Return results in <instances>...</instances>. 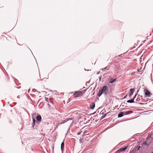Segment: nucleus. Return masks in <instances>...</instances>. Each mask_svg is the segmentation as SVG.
Instances as JSON below:
<instances>
[{
    "label": "nucleus",
    "mask_w": 153,
    "mask_h": 153,
    "mask_svg": "<svg viewBox=\"0 0 153 153\" xmlns=\"http://www.w3.org/2000/svg\"><path fill=\"white\" fill-rule=\"evenodd\" d=\"M87 89H84L83 90L76 92L74 94V95L75 97H78L82 96L86 91Z\"/></svg>",
    "instance_id": "obj_1"
},
{
    "label": "nucleus",
    "mask_w": 153,
    "mask_h": 153,
    "mask_svg": "<svg viewBox=\"0 0 153 153\" xmlns=\"http://www.w3.org/2000/svg\"><path fill=\"white\" fill-rule=\"evenodd\" d=\"M130 113V111L121 112L118 114V117H121L125 115L128 114Z\"/></svg>",
    "instance_id": "obj_2"
},
{
    "label": "nucleus",
    "mask_w": 153,
    "mask_h": 153,
    "mask_svg": "<svg viewBox=\"0 0 153 153\" xmlns=\"http://www.w3.org/2000/svg\"><path fill=\"white\" fill-rule=\"evenodd\" d=\"M108 89V87L107 86H104L102 88L100 89L104 94L106 95L107 93V90Z\"/></svg>",
    "instance_id": "obj_3"
},
{
    "label": "nucleus",
    "mask_w": 153,
    "mask_h": 153,
    "mask_svg": "<svg viewBox=\"0 0 153 153\" xmlns=\"http://www.w3.org/2000/svg\"><path fill=\"white\" fill-rule=\"evenodd\" d=\"M144 91L146 97H150L151 95H152L151 92L148 89H145L144 90Z\"/></svg>",
    "instance_id": "obj_4"
},
{
    "label": "nucleus",
    "mask_w": 153,
    "mask_h": 153,
    "mask_svg": "<svg viewBox=\"0 0 153 153\" xmlns=\"http://www.w3.org/2000/svg\"><path fill=\"white\" fill-rule=\"evenodd\" d=\"M36 123L37 124L39 123V122L41 121L42 119L41 116L40 115H37L36 117Z\"/></svg>",
    "instance_id": "obj_5"
},
{
    "label": "nucleus",
    "mask_w": 153,
    "mask_h": 153,
    "mask_svg": "<svg viewBox=\"0 0 153 153\" xmlns=\"http://www.w3.org/2000/svg\"><path fill=\"white\" fill-rule=\"evenodd\" d=\"M66 122L69 123L70 125L71 126L73 123V120L71 118L67 120L66 121Z\"/></svg>",
    "instance_id": "obj_6"
},
{
    "label": "nucleus",
    "mask_w": 153,
    "mask_h": 153,
    "mask_svg": "<svg viewBox=\"0 0 153 153\" xmlns=\"http://www.w3.org/2000/svg\"><path fill=\"white\" fill-rule=\"evenodd\" d=\"M127 146H126L120 149L118 151L120 152H122L125 151L127 148Z\"/></svg>",
    "instance_id": "obj_7"
},
{
    "label": "nucleus",
    "mask_w": 153,
    "mask_h": 153,
    "mask_svg": "<svg viewBox=\"0 0 153 153\" xmlns=\"http://www.w3.org/2000/svg\"><path fill=\"white\" fill-rule=\"evenodd\" d=\"M64 146V141H63L61 143V150L62 152V153H63V150Z\"/></svg>",
    "instance_id": "obj_8"
},
{
    "label": "nucleus",
    "mask_w": 153,
    "mask_h": 153,
    "mask_svg": "<svg viewBox=\"0 0 153 153\" xmlns=\"http://www.w3.org/2000/svg\"><path fill=\"white\" fill-rule=\"evenodd\" d=\"M108 80L109 83L112 84L116 80V79H115L111 78L109 80Z\"/></svg>",
    "instance_id": "obj_9"
},
{
    "label": "nucleus",
    "mask_w": 153,
    "mask_h": 153,
    "mask_svg": "<svg viewBox=\"0 0 153 153\" xmlns=\"http://www.w3.org/2000/svg\"><path fill=\"white\" fill-rule=\"evenodd\" d=\"M103 93L102 91L101 90V89H100L99 90L98 93L97 94V96L98 97H100L102 95V94Z\"/></svg>",
    "instance_id": "obj_10"
},
{
    "label": "nucleus",
    "mask_w": 153,
    "mask_h": 153,
    "mask_svg": "<svg viewBox=\"0 0 153 153\" xmlns=\"http://www.w3.org/2000/svg\"><path fill=\"white\" fill-rule=\"evenodd\" d=\"M95 107V104L94 102H93L90 105V108L91 109H93Z\"/></svg>",
    "instance_id": "obj_11"
},
{
    "label": "nucleus",
    "mask_w": 153,
    "mask_h": 153,
    "mask_svg": "<svg viewBox=\"0 0 153 153\" xmlns=\"http://www.w3.org/2000/svg\"><path fill=\"white\" fill-rule=\"evenodd\" d=\"M33 123L32 124V127L33 128L35 125L36 123V120L35 119L32 117Z\"/></svg>",
    "instance_id": "obj_12"
},
{
    "label": "nucleus",
    "mask_w": 153,
    "mask_h": 153,
    "mask_svg": "<svg viewBox=\"0 0 153 153\" xmlns=\"http://www.w3.org/2000/svg\"><path fill=\"white\" fill-rule=\"evenodd\" d=\"M149 144L147 143L146 142H145L143 144V146L144 148H146V147L147 148V147L148 146Z\"/></svg>",
    "instance_id": "obj_13"
},
{
    "label": "nucleus",
    "mask_w": 153,
    "mask_h": 153,
    "mask_svg": "<svg viewBox=\"0 0 153 153\" xmlns=\"http://www.w3.org/2000/svg\"><path fill=\"white\" fill-rule=\"evenodd\" d=\"M127 102L129 103H132L134 102V100L131 98L127 101Z\"/></svg>",
    "instance_id": "obj_14"
},
{
    "label": "nucleus",
    "mask_w": 153,
    "mask_h": 153,
    "mask_svg": "<svg viewBox=\"0 0 153 153\" xmlns=\"http://www.w3.org/2000/svg\"><path fill=\"white\" fill-rule=\"evenodd\" d=\"M134 91V89L131 88L130 89V92L129 94H131L132 95L133 94Z\"/></svg>",
    "instance_id": "obj_15"
},
{
    "label": "nucleus",
    "mask_w": 153,
    "mask_h": 153,
    "mask_svg": "<svg viewBox=\"0 0 153 153\" xmlns=\"http://www.w3.org/2000/svg\"><path fill=\"white\" fill-rule=\"evenodd\" d=\"M141 148V147L140 146H137L136 148V151H138L140 149V148Z\"/></svg>",
    "instance_id": "obj_16"
},
{
    "label": "nucleus",
    "mask_w": 153,
    "mask_h": 153,
    "mask_svg": "<svg viewBox=\"0 0 153 153\" xmlns=\"http://www.w3.org/2000/svg\"><path fill=\"white\" fill-rule=\"evenodd\" d=\"M108 113H107L106 114H104L103 115L102 117H101V120L102 119H103L106 116V114H108Z\"/></svg>",
    "instance_id": "obj_17"
},
{
    "label": "nucleus",
    "mask_w": 153,
    "mask_h": 153,
    "mask_svg": "<svg viewBox=\"0 0 153 153\" xmlns=\"http://www.w3.org/2000/svg\"><path fill=\"white\" fill-rule=\"evenodd\" d=\"M137 95V94H135L134 95V96L132 98V99L134 100L135 99V98H136V96Z\"/></svg>",
    "instance_id": "obj_18"
},
{
    "label": "nucleus",
    "mask_w": 153,
    "mask_h": 153,
    "mask_svg": "<svg viewBox=\"0 0 153 153\" xmlns=\"http://www.w3.org/2000/svg\"><path fill=\"white\" fill-rule=\"evenodd\" d=\"M82 132V131H80L77 132V134L78 135H79Z\"/></svg>",
    "instance_id": "obj_19"
},
{
    "label": "nucleus",
    "mask_w": 153,
    "mask_h": 153,
    "mask_svg": "<svg viewBox=\"0 0 153 153\" xmlns=\"http://www.w3.org/2000/svg\"><path fill=\"white\" fill-rule=\"evenodd\" d=\"M99 80L100 81H101V78H102V76H100L99 77Z\"/></svg>",
    "instance_id": "obj_20"
},
{
    "label": "nucleus",
    "mask_w": 153,
    "mask_h": 153,
    "mask_svg": "<svg viewBox=\"0 0 153 153\" xmlns=\"http://www.w3.org/2000/svg\"><path fill=\"white\" fill-rule=\"evenodd\" d=\"M45 99L46 101H48V102H49L48 101V100H49L48 98H45Z\"/></svg>",
    "instance_id": "obj_21"
},
{
    "label": "nucleus",
    "mask_w": 153,
    "mask_h": 153,
    "mask_svg": "<svg viewBox=\"0 0 153 153\" xmlns=\"http://www.w3.org/2000/svg\"><path fill=\"white\" fill-rule=\"evenodd\" d=\"M127 94H126L125 96L124 97H123V98L124 99H125L127 97Z\"/></svg>",
    "instance_id": "obj_22"
},
{
    "label": "nucleus",
    "mask_w": 153,
    "mask_h": 153,
    "mask_svg": "<svg viewBox=\"0 0 153 153\" xmlns=\"http://www.w3.org/2000/svg\"><path fill=\"white\" fill-rule=\"evenodd\" d=\"M132 95L130 94L129 93V94H128V96L129 97H130L131 96V95Z\"/></svg>",
    "instance_id": "obj_23"
},
{
    "label": "nucleus",
    "mask_w": 153,
    "mask_h": 153,
    "mask_svg": "<svg viewBox=\"0 0 153 153\" xmlns=\"http://www.w3.org/2000/svg\"><path fill=\"white\" fill-rule=\"evenodd\" d=\"M54 92H55V93L56 94V93H57V92L56 91H54Z\"/></svg>",
    "instance_id": "obj_24"
},
{
    "label": "nucleus",
    "mask_w": 153,
    "mask_h": 153,
    "mask_svg": "<svg viewBox=\"0 0 153 153\" xmlns=\"http://www.w3.org/2000/svg\"><path fill=\"white\" fill-rule=\"evenodd\" d=\"M10 107H13V106L11 105V104H10Z\"/></svg>",
    "instance_id": "obj_25"
},
{
    "label": "nucleus",
    "mask_w": 153,
    "mask_h": 153,
    "mask_svg": "<svg viewBox=\"0 0 153 153\" xmlns=\"http://www.w3.org/2000/svg\"><path fill=\"white\" fill-rule=\"evenodd\" d=\"M99 73H100V72H98L97 73V74H99Z\"/></svg>",
    "instance_id": "obj_26"
},
{
    "label": "nucleus",
    "mask_w": 153,
    "mask_h": 153,
    "mask_svg": "<svg viewBox=\"0 0 153 153\" xmlns=\"http://www.w3.org/2000/svg\"><path fill=\"white\" fill-rule=\"evenodd\" d=\"M94 93H95V92H94L93 93V95H94Z\"/></svg>",
    "instance_id": "obj_27"
},
{
    "label": "nucleus",
    "mask_w": 153,
    "mask_h": 153,
    "mask_svg": "<svg viewBox=\"0 0 153 153\" xmlns=\"http://www.w3.org/2000/svg\"><path fill=\"white\" fill-rule=\"evenodd\" d=\"M106 68V67H105L104 68V69H105Z\"/></svg>",
    "instance_id": "obj_28"
},
{
    "label": "nucleus",
    "mask_w": 153,
    "mask_h": 153,
    "mask_svg": "<svg viewBox=\"0 0 153 153\" xmlns=\"http://www.w3.org/2000/svg\"><path fill=\"white\" fill-rule=\"evenodd\" d=\"M33 91L34 90V91H36V89H33Z\"/></svg>",
    "instance_id": "obj_29"
},
{
    "label": "nucleus",
    "mask_w": 153,
    "mask_h": 153,
    "mask_svg": "<svg viewBox=\"0 0 153 153\" xmlns=\"http://www.w3.org/2000/svg\"><path fill=\"white\" fill-rule=\"evenodd\" d=\"M104 114L103 112H102V114Z\"/></svg>",
    "instance_id": "obj_30"
},
{
    "label": "nucleus",
    "mask_w": 153,
    "mask_h": 153,
    "mask_svg": "<svg viewBox=\"0 0 153 153\" xmlns=\"http://www.w3.org/2000/svg\"><path fill=\"white\" fill-rule=\"evenodd\" d=\"M131 75H132L133 74L132 73H131Z\"/></svg>",
    "instance_id": "obj_31"
},
{
    "label": "nucleus",
    "mask_w": 153,
    "mask_h": 153,
    "mask_svg": "<svg viewBox=\"0 0 153 153\" xmlns=\"http://www.w3.org/2000/svg\"><path fill=\"white\" fill-rule=\"evenodd\" d=\"M30 90V89H29L28 90V92Z\"/></svg>",
    "instance_id": "obj_32"
},
{
    "label": "nucleus",
    "mask_w": 153,
    "mask_h": 153,
    "mask_svg": "<svg viewBox=\"0 0 153 153\" xmlns=\"http://www.w3.org/2000/svg\"><path fill=\"white\" fill-rule=\"evenodd\" d=\"M153 153V152H151V153Z\"/></svg>",
    "instance_id": "obj_33"
},
{
    "label": "nucleus",
    "mask_w": 153,
    "mask_h": 153,
    "mask_svg": "<svg viewBox=\"0 0 153 153\" xmlns=\"http://www.w3.org/2000/svg\"><path fill=\"white\" fill-rule=\"evenodd\" d=\"M17 98H19V97H18V96H17Z\"/></svg>",
    "instance_id": "obj_34"
},
{
    "label": "nucleus",
    "mask_w": 153,
    "mask_h": 153,
    "mask_svg": "<svg viewBox=\"0 0 153 153\" xmlns=\"http://www.w3.org/2000/svg\"><path fill=\"white\" fill-rule=\"evenodd\" d=\"M9 102H7V103H8V104H9Z\"/></svg>",
    "instance_id": "obj_35"
},
{
    "label": "nucleus",
    "mask_w": 153,
    "mask_h": 153,
    "mask_svg": "<svg viewBox=\"0 0 153 153\" xmlns=\"http://www.w3.org/2000/svg\"><path fill=\"white\" fill-rule=\"evenodd\" d=\"M138 71H139L138 69Z\"/></svg>",
    "instance_id": "obj_36"
},
{
    "label": "nucleus",
    "mask_w": 153,
    "mask_h": 153,
    "mask_svg": "<svg viewBox=\"0 0 153 153\" xmlns=\"http://www.w3.org/2000/svg\"><path fill=\"white\" fill-rule=\"evenodd\" d=\"M138 91H137V93L138 92Z\"/></svg>",
    "instance_id": "obj_37"
}]
</instances>
